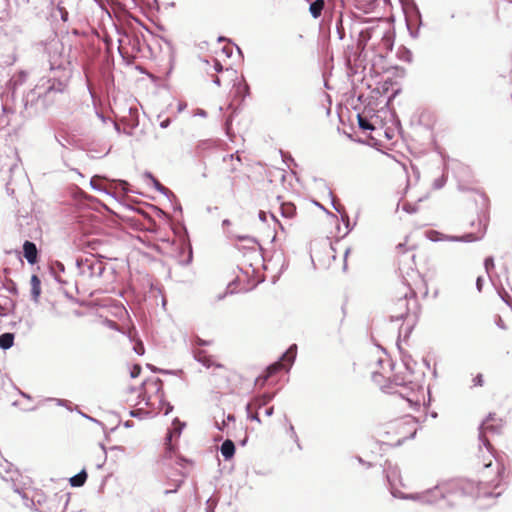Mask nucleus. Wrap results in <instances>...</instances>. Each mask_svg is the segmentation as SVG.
<instances>
[{
  "label": "nucleus",
  "instance_id": "obj_1",
  "mask_svg": "<svg viewBox=\"0 0 512 512\" xmlns=\"http://www.w3.org/2000/svg\"><path fill=\"white\" fill-rule=\"evenodd\" d=\"M72 74L69 62L50 61V68L46 74L39 79L32 90L23 95L21 102L24 109L27 111L39 104L43 109H47L53 105L58 95L68 91Z\"/></svg>",
  "mask_w": 512,
  "mask_h": 512
},
{
  "label": "nucleus",
  "instance_id": "obj_2",
  "mask_svg": "<svg viewBox=\"0 0 512 512\" xmlns=\"http://www.w3.org/2000/svg\"><path fill=\"white\" fill-rule=\"evenodd\" d=\"M439 483L443 497L445 498L449 495H456L460 497L497 498L502 494V491H487L481 483H476L468 479H450Z\"/></svg>",
  "mask_w": 512,
  "mask_h": 512
},
{
  "label": "nucleus",
  "instance_id": "obj_3",
  "mask_svg": "<svg viewBox=\"0 0 512 512\" xmlns=\"http://www.w3.org/2000/svg\"><path fill=\"white\" fill-rule=\"evenodd\" d=\"M390 477H391L390 473L387 472L386 478H387V481L390 486V493L394 498L417 501L422 504H428V505L434 504L440 499H445V497H443L439 482L434 487L426 489L422 492L408 494V493H403V492L399 491L398 489L394 488L393 484L391 483Z\"/></svg>",
  "mask_w": 512,
  "mask_h": 512
},
{
  "label": "nucleus",
  "instance_id": "obj_4",
  "mask_svg": "<svg viewBox=\"0 0 512 512\" xmlns=\"http://www.w3.org/2000/svg\"><path fill=\"white\" fill-rule=\"evenodd\" d=\"M392 311L396 314L389 317L390 322L404 320L410 317V313L414 315V311L419 316L420 305L417 293L410 285H408V290L398 298Z\"/></svg>",
  "mask_w": 512,
  "mask_h": 512
},
{
  "label": "nucleus",
  "instance_id": "obj_5",
  "mask_svg": "<svg viewBox=\"0 0 512 512\" xmlns=\"http://www.w3.org/2000/svg\"><path fill=\"white\" fill-rule=\"evenodd\" d=\"M478 225H479L478 233L469 232V233H464L463 235L458 236V235H445V234L440 233L439 231L430 230L427 232V237L433 242L450 241V242L472 243V242L481 240L486 234L487 222L483 221L481 218H478Z\"/></svg>",
  "mask_w": 512,
  "mask_h": 512
},
{
  "label": "nucleus",
  "instance_id": "obj_6",
  "mask_svg": "<svg viewBox=\"0 0 512 512\" xmlns=\"http://www.w3.org/2000/svg\"><path fill=\"white\" fill-rule=\"evenodd\" d=\"M297 357V345L291 344L288 349L282 353L278 360L268 365L264 372V380H268L281 370L290 371Z\"/></svg>",
  "mask_w": 512,
  "mask_h": 512
},
{
  "label": "nucleus",
  "instance_id": "obj_7",
  "mask_svg": "<svg viewBox=\"0 0 512 512\" xmlns=\"http://www.w3.org/2000/svg\"><path fill=\"white\" fill-rule=\"evenodd\" d=\"M75 264L79 274L89 278L101 277L106 269L105 264L92 255L90 257H78Z\"/></svg>",
  "mask_w": 512,
  "mask_h": 512
},
{
  "label": "nucleus",
  "instance_id": "obj_8",
  "mask_svg": "<svg viewBox=\"0 0 512 512\" xmlns=\"http://www.w3.org/2000/svg\"><path fill=\"white\" fill-rule=\"evenodd\" d=\"M405 22L409 35L413 39L418 38L420 28L423 25L422 15L418 6H414V12L412 15H406Z\"/></svg>",
  "mask_w": 512,
  "mask_h": 512
},
{
  "label": "nucleus",
  "instance_id": "obj_9",
  "mask_svg": "<svg viewBox=\"0 0 512 512\" xmlns=\"http://www.w3.org/2000/svg\"><path fill=\"white\" fill-rule=\"evenodd\" d=\"M186 426L185 422L179 420V418L175 417L172 421V429H168L165 441H166V449L170 452L173 449L172 439L173 437H179Z\"/></svg>",
  "mask_w": 512,
  "mask_h": 512
},
{
  "label": "nucleus",
  "instance_id": "obj_10",
  "mask_svg": "<svg viewBox=\"0 0 512 512\" xmlns=\"http://www.w3.org/2000/svg\"><path fill=\"white\" fill-rule=\"evenodd\" d=\"M23 257L30 265H35L40 259V252L36 244L30 240H25L23 243Z\"/></svg>",
  "mask_w": 512,
  "mask_h": 512
},
{
  "label": "nucleus",
  "instance_id": "obj_11",
  "mask_svg": "<svg viewBox=\"0 0 512 512\" xmlns=\"http://www.w3.org/2000/svg\"><path fill=\"white\" fill-rule=\"evenodd\" d=\"M27 79V73L25 71H19L15 74L7 83V95L14 101L16 98V91L19 86L25 83Z\"/></svg>",
  "mask_w": 512,
  "mask_h": 512
},
{
  "label": "nucleus",
  "instance_id": "obj_12",
  "mask_svg": "<svg viewBox=\"0 0 512 512\" xmlns=\"http://www.w3.org/2000/svg\"><path fill=\"white\" fill-rule=\"evenodd\" d=\"M496 417L495 413H489L486 418L481 422L479 425V440L482 442V444L485 447H488L490 445L488 439L484 436V432L486 430H490L492 432H499V429L497 427H494L493 425H488L489 422L494 421Z\"/></svg>",
  "mask_w": 512,
  "mask_h": 512
},
{
  "label": "nucleus",
  "instance_id": "obj_13",
  "mask_svg": "<svg viewBox=\"0 0 512 512\" xmlns=\"http://www.w3.org/2000/svg\"><path fill=\"white\" fill-rule=\"evenodd\" d=\"M219 451L224 460H231L234 457L236 451L234 442L231 439L224 440L219 447Z\"/></svg>",
  "mask_w": 512,
  "mask_h": 512
},
{
  "label": "nucleus",
  "instance_id": "obj_14",
  "mask_svg": "<svg viewBox=\"0 0 512 512\" xmlns=\"http://www.w3.org/2000/svg\"><path fill=\"white\" fill-rule=\"evenodd\" d=\"M30 285H31V290H30L31 299L33 302L38 303L41 292H42L40 277L36 274H32L31 278H30Z\"/></svg>",
  "mask_w": 512,
  "mask_h": 512
},
{
  "label": "nucleus",
  "instance_id": "obj_15",
  "mask_svg": "<svg viewBox=\"0 0 512 512\" xmlns=\"http://www.w3.org/2000/svg\"><path fill=\"white\" fill-rule=\"evenodd\" d=\"M122 122L126 127L131 130L136 129L139 126V113L138 109L135 107L129 108V117H124Z\"/></svg>",
  "mask_w": 512,
  "mask_h": 512
},
{
  "label": "nucleus",
  "instance_id": "obj_16",
  "mask_svg": "<svg viewBox=\"0 0 512 512\" xmlns=\"http://www.w3.org/2000/svg\"><path fill=\"white\" fill-rule=\"evenodd\" d=\"M328 193H329V195L332 198V206H333V208L340 214L341 220L344 223V225L346 226V228L348 229V231H351L353 229V227L350 226L349 216H348L347 212L345 211V208L342 207V206H337L335 204L334 198H333V192H332V190L330 188H328Z\"/></svg>",
  "mask_w": 512,
  "mask_h": 512
},
{
  "label": "nucleus",
  "instance_id": "obj_17",
  "mask_svg": "<svg viewBox=\"0 0 512 512\" xmlns=\"http://www.w3.org/2000/svg\"><path fill=\"white\" fill-rule=\"evenodd\" d=\"M88 478V474L85 468L80 470L77 474L69 478V484L72 487L79 488L82 487Z\"/></svg>",
  "mask_w": 512,
  "mask_h": 512
},
{
  "label": "nucleus",
  "instance_id": "obj_18",
  "mask_svg": "<svg viewBox=\"0 0 512 512\" xmlns=\"http://www.w3.org/2000/svg\"><path fill=\"white\" fill-rule=\"evenodd\" d=\"M8 171H9V173L11 175H13L15 173H19L20 175L22 174V170H21L20 166L18 164H16V163L11 164L9 166ZM6 192L10 196L14 195V193H15V189L13 187V178H12V176H10L9 180L6 182Z\"/></svg>",
  "mask_w": 512,
  "mask_h": 512
},
{
  "label": "nucleus",
  "instance_id": "obj_19",
  "mask_svg": "<svg viewBox=\"0 0 512 512\" xmlns=\"http://www.w3.org/2000/svg\"><path fill=\"white\" fill-rule=\"evenodd\" d=\"M151 184L155 190L165 195L171 203L173 200H176V195L168 188H166L162 183H160V181L157 178L152 179Z\"/></svg>",
  "mask_w": 512,
  "mask_h": 512
},
{
  "label": "nucleus",
  "instance_id": "obj_20",
  "mask_svg": "<svg viewBox=\"0 0 512 512\" xmlns=\"http://www.w3.org/2000/svg\"><path fill=\"white\" fill-rule=\"evenodd\" d=\"M280 212L282 217L292 219L296 215V206L292 202H282Z\"/></svg>",
  "mask_w": 512,
  "mask_h": 512
},
{
  "label": "nucleus",
  "instance_id": "obj_21",
  "mask_svg": "<svg viewBox=\"0 0 512 512\" xmlns=\"http://www.w3.org/2000/svg\"><path fill=\"white\" fill-rule=\"evenodd\" d=\"M381 41L386 52H391L394 47L395 33L393 31L387 30L386 32H384Z\"/></svg>",
  "mask_w": 512,
  "mask_h": 512
},
{
  "label": "nucleus",
  "instance_id": "obj_22",
  "mask_svg": "<svg viewBox=\"0 0 512 512\" xmlns=\"http://www.w3.org/2000/svg\"><path fill=\"white\" fill-rule=\"evenodd\" d=\"M417 320H418V315H417V312L414 311V317H413L412 323L409 324L404 330L400 329V331H399V336H398V340H397L396 344H397V347H398V349H399V351L401 353H402V348H401L400 343H399L400 337H401V335L403 333L404 334V339H407L410 336V334L412 333V330H413Z\"/></svg>",
  "mask_w": 512,
  "mask_h": 512
},
{
  "label": "nucleus",
  "instance_id": "obj_23",
  "mask_svg": "<svg viewBox=\"0 0 512 512\" xmlns=\"http://www.w3.org/2000/svg\"><path fill=\"white\" fill-rule=\"evenodd\" d=\"M324 0H315L309 5V12L314 19L321 16L324 8Z\"/></svg>",
  "mask_w": 512,
  "mask_h": 512
},
{
  "label": "nucleus",
  "instance_id": "obj_24",
  "mask_svg": "<svg viewBox=\"0 0 512 512\" xmlns=\"http://www.w3.org/2000/svg\"><path fill=\"white\" fill-rule=\"evenodd\" d=\"M14 338V334L10 332L0 334V348L2 350L10 349L14 344Z\"/></svg>",
  "mask_w": 512,
  "mask_h": 512
},
{
  "label": "nucleus",
  "instance_id": "obj_25",
  "mask_svg": "<svg viewBox=\"0 0 512 512\" xmlns=\"http://www.w3.org/2000/svg\"><path fill=\"white\" fill-rule=\"evenodd\" d=\"M236 96L244 100L250 95V87L248 83L243 79L242 82L235 84Z\"/></svg>",
  "mask_w": 512,
  "mask_h": 512
},
{
  "label": "nucleus",
  "instance_id": "obj_26",
  "mask_svg": "<svg viewBox=\"0 0 512 512\" xmlns=\"http://www.w3.org/2000/svg\"><path fill=\"white\" fill-rule=\"evenodd\" d=\"M397 58L406 63H411L413 60V54L411 50L405 46H400L397 50Z\"/></svg>",
  "mask_w": 512,
  "mask_h": 512
},
{
  "label": "nucleus",
  "instance_id": "obj_27",
  "mask_svg": "<svg viewBox=\"0 0 512 512\" xmlns=\"http://www.w3.org/2000/svg\"><path fill=\"white\" fill-rule=\"evenodd\" d=\"M358 126L363 131H374V125L369 121V119L365 116H362L360 113L357 114Z\"/></svg>",
  "mask_w": 512,
  "mask_h": 512
},
{
  "label": "nucleus",
  "instance_id": "obj_28",
  "mask_svg": "<svg viewBox=\"0 0 512 512\" xmlns=\"http://www.w3.org/2000/svg\"><path fill=\"white\" fill-rule=\"evenodd\" d=\"M194 359L201 363L203 366H205L206 368H210L213 364H214V361L213 359L211 358V356L209 355H206L204 352H198L194 355Z\"/></svg>",
  "mask_w": 512,
  "mask_h": 512
},
{
  "label": "nucleus",
  "instance_id": "obj_29",
  "mask_svg": "<svg viewBox=\"0 0 512 512\" xmlns=\"http://www.w3.org/2000/svg\"><path fill=\"white\" fill-rule=\"evenodd\" d=\"M400 2L402 4V9L405 17L406 15H412V13L414 12V6H418L414 0H400Z\"/></svg>",
  "mask_w": 512,
  "mask_h": 512
},
{
  "label": "nucleus",
  "instance_id": "obj_30",
  "mask_svg": "<svg viewBox=\"0 0 512 512\" xmlns=\"http://www.w3.org/2000/svg\"><path fill=\"white\" fill-rule=\"evenodd\" d=\"M151 384L155 387V393L159 399L165 396L163 391V381L160 378L153 379Z\"/></svg>",
  "mask_w": 512,
  "mask_h": 512
},
{
  "label": "nucleus",
  "instance_id": "obj_31",
  "mask_svg": "<svg viewBox=\"0 0 512 512\" xmlns=\"http://www.w3.org/2000/svg\"><path fill=\"white\" fill-rule=\"evenodd\" d=\"M180 475L182 476V478L186 477L185 473L181 472ZM183 483H184L183 479H178V480L174 481V488L170 487V489L164 490V492H163L164 495H169V494L176 493L179 490V488L182 486Z\"/></svg>",
  "mask_w": 512,
  "mask_h": 512
},
{
  "label": "nucleus",
  "instance_id": "obj_32",
  "mask_svg": "<svg viewBox=\"0 0 512 512\" xmlns=\"http://www.w3.org/2000/svg\"><path fill=\"white\" fill-rule=\"evenodd\" d=\"M180 475L182 476V478L186 477L185 473L181 472ZM183 483H184L183 479H178V480L174 481V488L170 487V489L164 490V492H163L164 495H169V494L176 493L179 490V488L182 486Z\"/></svg>",
  "mask_w": 512,
  "mask_h": 512
},
{
  "label": "nucleus",
  "instance_id": "obj_33",
  "mask_svg": "<svg viewBox=\"0 0 512 512\" xmlns=\"http://www.w3.org/2000/svg\"><path fill=\"white\" fill-rule=\"evenodd\" d=\"M497 293H498L499 297L501 298V300L506 305H508L509 307H512V298L510 297V295L504 288L498 289Z\"/></svg>",
  "mask_w": 512,
  "mask_h": 512
},
{
  "label": "nucleus",
  "instance_id": "obj_34",
  "mask_svg": "<svg viewBox=\"0 0 512 512\" xmlns=\"http://www.w3.org/2000/svg\"><path fill=\"white\" fill-rule=\"evenodd\" d=\"M336 31H337L339 39L340 40L344 39V37H345V30H344V27H343L342 14H340L338 19L336 20Z\"/></svg>",
  "mask_w": 512,
  "mask_h": 512
},
{
  "label": "nucleus",
  "instance_id": "obj_35",
  "mask_svg": "<svg viewBox=\"0 0 512 512\" xmlns=\"http://www.w3.org/2000/svg\"><path fill=\"white\" fill-rule=\"evenodd\" d=\"M236 239L238 241H245V242H248L252 245H258L260 248H261V245L259 243V241L253 237V236H249V235H237L236 236Z\"/></svg>",
  "mask_w": 512,
  "mask_h": 512
},
{
  "label": "nucleus",
  "instance_id": "obj_36",
  "mask_svg": "<svg viewBox=\"0 0 512 512\" xmlns=\"http://www.w3.org/2000/svg\"><path fill=\"white\" fill-rule=\"evenodd\" d=\"M246 412H247V418L251 421H256L258 423H261V420H260V417L258 415V413H252L251 409H252V404L251 403H247L246 404Z\"/></svg>",
  "mask_w": 512,
  "mask_h": 512
},
{
  "label": "nucleus",
  "instance_id": "obj_37",
  "mask_svg": "<svg viewBox=\"0 0 512 512\" xmlns=\"http://www.w3.org/2000/svg\"><path fill=\"white\" fill-rule=\"evenodd\" d=\"M217 504H218V498H213V497L208 498L206 501L205 512H215Z\"/></svg>",
  "mask_w": 512,
  "mask_h": 512
},
{
  "label": "nucleus",
  "instance_id": "obj_38",
  "mask_svg": "<svg viewBox=\"0 0 512 512\" xmlns=\"http://www.w3.org/2000/svg\"><path fill=\"white\" fill-rule=\"evenodd\" d=\"M148 412L143 409H133L129 411V416L137 419H144Z\"/></svg>",
  "mask_w": 512,
  "mask_h": 512
},
{
  "label": "nucleus",
  "instance_id": "obj_39",
  "mask_svg": "<svg viewBox=\"0 0 512 512\" xmlns=\"http://www.w3.org/2000/svg\"><path fill=\"white\" fill-rule=\"evenodd\" d=\"M159 404L164 408V415L170 414L174 409L173 405L165 400V396L159 399Z\"/></svg>",
  "mask_w": 512,
  "mask_h": 512
},
{
  "label": "nucleus",
  "instance_id": "obj_40",
  "mask_svg": "<svg viewBox=\"0 0 512 512\" xmlns=\"http://www.w3.org/2000/svg\"><path fill=\"white\" fill-rule=\"evenodd\" d=\"M280 153H281V156H282V160L283 162L288 166L290 167V165H293V166H297V163L295 162L294 158L292 157L291 154L289 153H285L283 152L282 150H280Z\"/></svg>",
  "mask_w": 512,
  "mask_h": 512
},
{
  "label": "nucleus",
  "instance_id": "obj_41",
  "mask_svg": "<svg viewBox=\"0 0 512 512\" xmlns=\"http://www.w3.org/2000/svg\"><path fill=\"white\" fill-rule=\"evenodd\" d=\"M192 261H193V250H192V247L189 245L188 248H187L186 258L180 260L179 263L182 266H188V265H190L192 263Z\"/></svg>",
  "mask_w": 512,
  "mask_h": 512
},
{
  "label": "nucleus",
  "instance_id": "obj_42",
  "mask_svg": "<svg viewBox=\"0 0 512 512\" xmlns=\"http://www.w3.org/2000/svg\"><path fill=\"white\" fill-rule=\"evenodd\" d=\"M261 399L260 405H266L275 397V393L265 392L262 395H258Z\"/></svg>",
  "mask_w": 512,
  "mask_h": 512
},
{
  "label": "nucleus",
  "instance_id": "obj_43",
  "mask_svg": "<svg viewBox=\"0 0 512 512\" xmlns=\"http://www.w3.org/2000/svg\"><path fill=\"white\" fill-rule=\"evenodd\" d=\"M402 209L408 213V214H414L418 211V207L416 204H412V203H409V202H406L403 206H402Z\"/></svg>",
  "mask_w": 512,
  "mask_h": 512
},
{
  "label": "nucleus",
  "instance_id": "obj_44",
  "mask_svg": "<svg viewBox=\"0 0 512 512\" xmlns=\"http://www.w3.org/2000/svg\"><path fill=\"white\" fill-rule=\"evenodd\" d=\"M5 289H6L9 293H11V294H13V295H17V294H18V287H17V284H16L14 281H12V280H10L9 282H7V284L5 285Z\"/></svg>",
  "mask_w": 512,
  "mask_h": 512
},
{
  "label": "nucleus",
  "instance_id": "obj_45",
  "mask_svg": "<svg viewBox=\"0 0 512 512\" xmlns=\"http://www.w3.org/2000/svg\"><path fill=\"white\" fill-rule=\"evenodd\" d=\"M494 267H495L494 258L492 256H487L484 259V268H485L486 272L489 273V271L491 269H493Z\"/></svg>",
  "mask_w": 512,
  "mask_h": 512
},
{
  "label": "nucleus",
  "instance_id": "obj_46",
  "mask_svg": "<svg viewBox=\"0 0 512 512\" xmlns=\"http://www.w3.org/2000/svg\"><path fill=\"white\" fill-rule=\"evenodd\" d=\"M447 178L443 175L439 178H436L433 181V188L434 189H441L446 184Z\"/></svg>",
  "mask_w": 512,
  "mask_h": 512
},
{
  "label": "nucleus",
  "instance_id": "obj_47",
  "mask_svg": "<svg viewBox=\"0 0 512 512\" xmlns=\"http://www.w3.org/2000/svg\"><path fill=\"white\" fill-rule=\"evenodd\" d=\"M288 433H289L290 437L295 441L298 448L301 449L299 438L295 432L294 426L291 423L289 424V427H288Z\"/></svg>",
  "mask_w": 512,
  "mask_h": 512
},
{
  "label": "nucleus",
  "instance_id": "obj_48",
  "mask_svg": "<svg viewBox=\"0 0 512 512\" xmlns=\"http://www.w3.org/2000/svg\"><path fill=\"white\" fill-rule=\"evenodd\" d=\"M142 371V367L139 364H134L130 369V376L131 378H137L140 376Z\"/></svg>",
  "mask_w": 512,
  "mask_h": 512
},
{
  "label": "nucleus",
  "instance_id": "obj_49",
  "mask_svg": "<svg viewBox=\"0 0 512 512\" xmlns=\"http://www.w3.org/2000/svg\"><path fill=\"white\" fill-rule=\"evenodd\" d=\"M175 463L178 466L185 467L187 464H192V460H190L184 456L178 455L176 457Z\"/></svg>",
  "mask_w": 512,
  "mask_h": 512
},
{
  "label": "nucleus",
  "instance_id": "obj_50",
  "mask_svg": "<svg viewBox=\"0 0 512 512\" xmlns=\"http://www.w3.org/2000/svg\"><path fill=\"white\" fill-rule=\"evenodd\" d=\"M75 409L78 411V413H79L81 416H83L84 418L88 419V420H89V421H91V422L97 423V424H98V425H100L103 429H105L104 424H103L101 421H99V420H97V419H95V418H93V417H91V416H89V415H87V414H85V413L81 412L80 410H78V407H76Z\"/></svg>",
  "mask_w": 512,
  "mask_h": 512
},
{
  "label": "nucleus",
  "instance_id": "obj_51",
  "mask_svg": "<svg viewBox=\"0 0 512 512\" xmlns=\"http://www.w3.org/2000/svg\"><path fill=\"white\" fill-rule=\"evenodd\" d=\"M57 9H58V11H59V13H60V18H61V20H62L63 22H67V21H68V19H69V13H68V11H67L64 7L59 6V5H58Z\"/></svg>",
  "mask_w": 512,
  "mask_h": 512
},
{
  "label": "nucleus",
  "instance_id": "obj_52",
  "mask_svg": "<svg viewBox=\"0 0 512 512\" xmlns=\"http://www.w3.org/2000/svg\"><path fill=\"white\" fill-rule=\"evenodd\" d=\"M159 374H163V375H179V374H183V371L181 369L179 370H169V369H162L159 370Z\"/></svg>",
  "mask_w": 512,
  "mask_h": 512
},
{
  "label": "nucleus",
  "instance_id": "obj_53",
  "mask_svg": "<svg viewBox=\"0 0 512 512\" xmlns=\"http://www.w3.org/2000/svg\"><path fill=\"white\" fill-rule=\"evenodd\" d=\"M133 350L139 356H142L145 353V348H144V345H143L142 342H139V343L135 344L134 347H133Z\"/></svg>",
  "mask_w": 512,
  "mask_h": 512
},
{
  "label": "nucleus",
  "instance_id": "obj_54",
  "mask_svg": "<svg viewBox=\"0 0 512 512\" xmlns=\"http://www.w3.org/2000/svg\"><path fill=\"white\" fill-rule=\"evenodd\" d=\"M483 384H484L483 375L481 373H479L473 378V385L476 387H481V386H483Z\"/></svg>",
  "mask_w": 512,
  "mask_h": 512
},
{
  "label": "nucleus",
  "instance_id": "obj_55",
  "mask_svg": "<svg viewBox=\"0 0 512 512\" xmlns=\"http://www.w3.org/2000/svg\"><path fill=\"white\" fill-rule=\"evenodd\" d=\"M7 16L5 0H0V21Z\"/></svg>",
  "mask_w": 512,
  "mask_h": 512
},
{
  "label": "nucleus",
  "instance_id": "obj_56",
  "mask_svg": "<svg viewBox=\"0 0 512 512\" xmlns=\"http://www.w3.org/2000/svg\"><path fill=\"white\" fill-rule=\"evenodd\" d=\"M213 68H214V70H215L217 73H221V72H223V70H224L223 65H222V64H221V62H220L218 59H216V58H214V59H213Z\"/></svg>",
  "mask_w": 512,
  "mask_h": 512
},
{
  "label": "nucleus",
  "instance_id": "obj_57",
  "mask_svg": "<svg viewBox=\"0 0 512 512\" xmlns=\"http://www.w3.org/2000/svg\"><path fill=\"white\" fill-rule=\"evenodd\" d=\"M495 324L498 328L502 329V330H507V325L505 324V322L503 321V319L501 318V316H497L496 319H495Z\"/></svg>",
  "mask_w": 512,
  "mask_h": 512
},
{
  "label": "nucleus",
  "instance_id": "obj_58",
  "mask_svg": "<svg viewBox=\"0 0 512 512\" xmlns=\"http://www.w3.org/2000/svg\"><path fill=\"white\" fill-rule=\"evenodd\" d=\"M268 380H264V372H262L256 379H255V385H259L260 387H263Z\"/></svg>",
  "mask_w": 512,
  "mask_h": 512
},
{
  "label": "nucleus",
  "instance_id": "obj_59",
  "mask_svg": "<svg viewBox=\"0 0 512 512\" xmlns=\"http://www.w3.org/2000/svg\"><path fill=\"white\" fill-rule=\"evenodd\" d=\"M55 138H56L57 142H58L62 147H65V146H66L65 142H69V141H68L67 136H65V135H61V134H59V135H56V136H55Z\"/></svg>",
  "mask_w": 512,
  "mask_h": 512
},
{
  "label": "nucleus",
  "instance_id": "obj_60",
  "mask_svg": "<svg viewBox=\"0 0 512 512\" xmlns=\"http://www.w3.org/2000/svg\"><path fill=\"white\" fill-rule=\"evenodd\" d=\"M484 286V278L483 276H478L476 279V289L478 292H482Z\"/></svg>",
  "mask_w": 512,
  "mask_h": 512
},
{
  "label": "nucleus",
  "instance_id": "obj_61",
  "mask_svg": "<svg viewBox=\"0 0 512 512\" xmlns=\"http://www.w3.org/2000/svg\"><path fill=\"white\" fill-rule=\"evenodd\" d=\"M260 402H261V399L259 396H256L253 398L252 402H250L252 404V407L254 406L256 410L260 409L263 405H260Z\"/></svg>",
  "mask_w": 512,
  "mask_h": 512
},
{
  "label": "nucleus",
  "instance_id": "obj_62",
  "mask_svg": "<svg viewBox=\"0 0 512 512\" xmlns=\"http://www.w3.org/2000/svg\"><path fill=\"white\" fill-rule=\"evenodd\" d=\"M222 52L225 53L227 57H231L233 54V47L231 45L224 46L222 48Z\"/></svg>",
  "mask_w": 512,
  "mask_h": 512
},
{
  "label": "nucleus",
  "instance_id": "obj_63",
  "mask_svg": "<svg viewBox=\"0 0 512 512\" xmlns=\"http://www.w3.org/2000/svg\"><path fill=\"white\" fill-rule=\"evenodd\" d=\"M215 427L219 430V431H224L225 428L227 427V423L225 421V419L222 420L221 423H219L217 420L215 421Z\"/></svg>",
  "mask_w": 512,
  "mask_h": 512
},
{
  "label": "nucleus",
  "instance_id": "obj_64",
  "mask_svg": "<svg viewBox=\"0 0 512 512\" xmlns=\"http://www.w3.org/2000/svg\"><path fill=\"white\" fill-rule=\"evenodd\" d=\"M172 120L170 118H165L164 120H162L159 124V126L162 128V129H166L170 126Z\"/></svg>",
  "mask_w": 512,
  "mask_h": 512
}]
</instances>
